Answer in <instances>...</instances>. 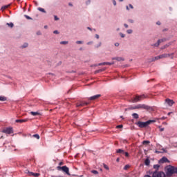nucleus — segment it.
I'll list each match as a JSON object with an SVG mask.
<instances>
[{
    "mask_svg": "<svg viewBox=\"0 0 177 177\" xmlns=\"http://www.w3.org/2000/svg\"><path fill=\"white\" fill-rule=\"evenodd\" d=\"M151 122H156V120H147V122H140L138 121L136 123L139 128H146V127H149Z\"/></svg>",
    "mask_w": 177,
    "mask_h": 177,
    "instance_id": "nucleus-1",
    "label": "nucleus"
},
{
    "mask_svg": "<svg viewBox=\"0 0 177 177\" xmlns=\"http://www.w3.org/2000/svg\"><path fill=\"white\" fill-rule=\"evenodd\" d=\"M57 171H62V172H64L66 174V175H68V176H70V169H68V167L67 166H58L57 167Z\"/></svg>",
    "mask_w": 177,
    "mask_h": 177,
    "instance_id": "nucleus-2",
    "label": "nucleus"
},
{
    "mask_svg": "<svg viewBox=\"0 0 177 177\" xmlns=\"http://www.w3.org/2000/svg\"><path fill=\"white\" fill-rule=\"evenodd\" d=\"M166 174L168 176H171V175H174V174H176V167L174 166H168L167 168Z\"/></svg>",
    "mask_w": 177,
    "mask_h": 177,
    "instance_id": "nucleus-3",
    "label": "nucleus"
},
{
    "mask_svg": "<svg viewBox=\"0 0 177 177\" xmlns=\"http://www.w3.org/2000/svg\"><path fill=\"white\" fill-rule=\"evenodd\" d=\"M147 97V95L145 94L141 95H136L133 100L132 102L133 103H138V102H140V100H142V99H146Z\"/></svg>",
    "mask_w": 177,
    "mask_h": 177,
    "instance_id": "nucleus-4",
    "label": "nucleus"
},
{
    "mask_svg": "<svg viewBox=\"0 0 177 177\" xmlns=\"http://www.w3.org/2000/svg\"><path fill=\"white\" fill-rule=\"evenodd\" d=\"M165 173L161 171H155L152 172V177H166Z\"/></svg>",
    "mask_w": 177,
    "mask_h": 177,
    "instance_id": "nucleus-5",
    "label": "nucleus"
},
{
    "mask_svg": "<svg viewBox=\"0 0 177 177\" xmlns=\"http://www.w3.org/2000/svg\"><path fill=\"white\" fill-rule=\"evenodd\" d=\"M2 132H3V133H6L7 135H10V134L13 133V129L8 127V128L4 129L2 131Z\"/></svg>",
    "mask_w": 177,
    "mask_h": 177,
    "instance_id": "nucleus-6",
    "label": "nucleus"
},
{
    "mask_svg": "<svg viewBox=\"0 0 177 177\" xmlns=\"http://www.w3.org/2000/svg\"><path fill=\"white\" fill-rule=\"evenodd\" d=\"M136 106H137V110H139L140 109L143 110H149V106L146 104H137Z\"/></svg>",
    "mask_w": 177,
    "mask_h": 177,
    "instance_id": "nucleus-7",
    "label": "nucleus"
},
{
    "mask_svg": "<svg viewBox=\"0 0 177 177\" xmlns=\"http://www.w3.org/2000/svg\"><path fill=\"white\" fill-rule=\"evenodd\" d=\"M25 173L27 174V175H28V176H35V177H38L39 176V174L38 173H33V172H31L28 170H26Z\"/></svg>",
    "mask_w": 177,
    "mask_h": 177,
    "instance_id": "nucleus-8",
    "label": "nucleus"
},
{
    "mask_svg": "<svg viewBox=\"0 0 177 177\" xmlns=\"http://www.w3.org/2000/svg\"><path fill=\"white\" fill-rule=\"evenodd\" d=\"M88 104H89V102H80L76 103V107H84V106H88Z\"/></svg>",
    "mask_w": 177,
    "mask_h": 177,
    "instance_id": "nucleus-9",
    "label": "nucleus"
},
{
    "mask_svg": "<svg viewBox=\"0 0 177 177\" xmlns=\"http://www.w3.org/2000/svg\"><path fill=\"white\" fill-rule=\"evenodd\" d=\"M164 162H169V160H168V158H167V157H162V158L159 160V163H160V164H164Z\"/></svg>",
    "mask_w": 177,
    "mask_h": 177,
    "instance_id": "nucleus-10",
    "label": "nucleus"
},
{
    "mask_svg": "<svg viewBox=\"0 0 177 177\" xmlns=\"http://www.w3.org/2000/svg\"><path fill=\"white\" fill-rule=\"evenodd\" d=\"M100 96H102V95H100V94L93 95V96L91 97L88 99V100H96L97 99H99V97H100Z\"/></svg>",
    "mask_w": 177,
    "mask_h": 177,
    "instance_id": "nucleus-11",
    "label": "nucleus"
},
{
    "mask_svg": "<svg viewBox=\"0 0 177 177\" xmlns=\"http://www.w3.org/2000/svg\"><path fill=\"white\" fill-rule=\"evenodd\" d=\"M165 102H166V103H167V104L169 106H172L175 103V102H174V100L169 99V98L166 99Z\"/></svg>",
    "mask_w": 177,
    "mask_h": 177,
    "instance_id": "nucleus-12",
    "label": "nucleus"
},
{
    "mask_svg": "<svg viewBox=\"0 0 177 177\" xmlns=\"http://www.w3.org/2000/svg\"><path fill=\"white\" fill-rule=\"evenodd\" d=\"M106 64L107 66H112V64H114V62H103V63L99 64L98 66H104Z\"/></svg>",
    "mask_w": 177,
    "mask_h": 177,
    "instance_id": "nucleus-13",
    "label": "nucleus"
},
{
    "mask_svg": "<svg viewBox=\"0 0 177 177\" xmlns=\"http://www.w3.org/2000/svg\"><path fill=\"white\" fill-rule=\"evenodd\" d=\"M28 121V119H20V120H16L15 122H19L20 124H23V122H27Z\"/></svg>",
    "mask_w": 177,
    "mask_h": 177,
    "instance_id": "nucleus-14",
    "label": "nucleus"
},
{
    "mask_svg": "<svg viewBox=\"0 0 177 177\" xmlns=\"http://www.w3.org/2000/svg\"><path fill=\"white\" fill-rule=\"evenodd\" d=\"M160 59H166V57H169V54H162L159 55Z\"/></svg>",
    "mask_w": 177,
    "mask_h": 177,
    "instance_id": "nucleus-15",
    "label": "nucleus"
},
{
    "mask_svg": "<svg viewBox=\"0 0 177 177\" xmlns=\"http://www.w3.org/2000/svg\"><path fill=\"white\" fill-rule=\"evenodd\" d=\"M162 41H164V40H162V39L158 40L157 43L152 44V46H156V47L160 46V44H161V42H162Z\"/></svg>",
    "mask_w": 177,
    "mask_h": 177,
    "instance_id": "nucleus-16",
    "label": "nucleus"
},
{
    "mask_svg": "<svg viewBox=\"0 0 177 177\" xmlns=\"http://www.w3.org/2000/svg\"><path fill=\"white\" fill-rule=\"evenodd\" d=\"M145 164L147 165V167H149V165H150V159L149 158L145 159Z\"/></svg>",
    "mask_w": 177,
    "mask_h": 177,
    "instance_id": "nucleus-17",
    "label": "nucleus"
},
{
    "mask_svg": "<svg viewBox=\"0 0 177 177\" xmlns=\"http://www.w3.org/2000/svg\"><path fill=\"white\" fill-rule=\"evenodd\" d=\"M9 6H10V4H8V5H7V6H3L1 7V10L3 11V10L8 9V8H9Z\"/></svg>",
    "mask_w": 177,
    "mask_h": 177,
    "instance_id": "nucleus-18",
    "label": "nucleus"
},
{
    "mask_svg": "<svg viewBox=\"0 0 177 177\" xmlns=\"http://www.w3.org/2000/svg\"><path fill=\"white\" fill-rule=\"evenodd\" d=\"M160 55H158L155 57H153L152 59H151V62H156V60H160Z\"/></svg>",
    "mask_w": 177,
    "mask_h": 177,
    "instance_id": "nucleus-19",
    "label": "nucleus"
},
{
    "mask_svg": "<svg viewBox=\"0 0 177 177\" xmlns=\"http://www.w3.org/2000/svg\"><path fill=\"white\" fill-rule=\"evenodd\" d=\"M132 117L133 118H135V120H138V118H139V115L138 113H133Z\"/></svg>",
    "mask_w": 177,
    "mask_h": 177,
    "instance_id": "nucleus-20",
    "label": "nucleus"
},
{
    "mask_svg": "<svg viewBox=\"0 0 177 177\" xmlns=\"http://www.w3.org/2000/svg\"><path fill=\"white\" fill-rule=\"evenodd\" d=\"M116 153H118L119 154H124V153H125V151L122 149H117Z\"/></svg>",
    "mask_w": 177,
    "mask_h": 177,
    "instance_id": "nucleus-21",
    "label": "nucleus"
},
{
    "mask_svg": "<svg viewBox=\"0 0 177 177\" xmlns=\"http://www.w3.org/2000/svg\"><path fill=\"white\" fill-rule=\"evenodd\" d=\"M113 59L118 60V62H124V58L122 57H116V58H113Z\"/></svg>",
    "mask_w": 177,
    "mask_h": 177,
    "instance_id": "nucleus-22",
    "label": "nucleus"
},
{
    "mask_svg": "<svg viewBox=\"0 0 177 177\" xmlns=\"http://www.w3.org/2000/svg\"><path fill=\"white\" fill-rule=\"evenodd\" d=\"M6 97L0 96V102H6Z\"/></svg>",
    "mask_w": 177,
    "mask_h": 177,
    "instance_id": "nucleus-23",
    "label": "nucleus"
},
{
    "mask_svg": "<svg viewBox=\"0 0 177 177\" xmlns=\"http://www.w3.org/2000/svg\"><path fill=\"white\" fill-rule=\"evenodd\" d=\"M153 169H156L155 171H158L160 169V165H154Z\"/></svg>",
    "mask_w": 177,
    "mask_h": 177,
    "instance_id": "nucleus-24",
    "label": "nucleus"
},
{
    "mask_svg": "<svg viewBox=\"0 0 177 177\" xmlns=\"http://www.w3.org/2000/svg\"><path fill=\"white\" fill-rule=\"evenodd\" d=\"M129 168H131V166H130L129 165H126L124 167L123 169H124V171H127V170L129 169Z\"/></svg>",
    "mask_w": 177,
    "mask_h": 177,
    "instance_id": "nucleus-25",
    "label": "nucleus"
},
{
    "mask_svg": "<svg viewBox=\"0 0 177 177\" xmlns=\"http://www.w3.org/2000/svg\"><path fill=\"white\" fill-rule=\"evenodd\" d=\"M30 114H31L32 115H34V116H35V115H39V113H38V112H33V111H32V112H30Z\"/></svg>",
    "mask_w": 177,
    "mask_h": 177,
    "instance_id": "nucleus-26",
    "label": "nucleus"
},
{
    "mask_svg": "<svg viewBox=\"0 0 177 177\" xmlns=\"http://www.w3.org/2000/svg\"><path fill=\"white\" fill-rule=\"evenodd\" d=\"M38 10H39V12H42L43 13H46V11H45V9L42 8H38Z\"/></svg>",
    "mask_w": 177,
    "mask_h": 177,
    "instance_id": "nucleus-27",
    "label": "nucleus"
},
{
    "mask_svg": "<svg viewBox=\"0 0 177 177\" xmlns=\"http://www.w3.org/2000/svg\"><path fill=\"white\" fill-rule=\"evenodd\" d=\"M67 44H68V41H63L60 42L61 45H67Z\"/></svg>",
    "mask_w": 177,
    "mask_h": 177,
    "instance_id": "nucleus-28",
    "label": "nucleus"
},
{
    "mask_svg": "<svg viewBox=\"0 0 177 177\" xmlns=\"http://www.w3.org/2000/svg\"><path fill=\"white\" fill-rule=\"evenodd\" d=\"M149 144H150V141L149 140H144L142 142V145H149Z\"/></svg>",
    "mask_w": 177,
    "mask_h": 177,
    "instance_id": "nucleus-29",
    "label": "nucleus"
},
{
    "mask_svg": "<svg viewBox=\"0 0 177 177\" xmlns=\"http://www.w3.org/2000/svg\"><path fill=\"white\" fill-rule=\"evenodd\" d=\"M91 174H94V175H97V174H99V172L97 170H92Z\"/></svg>",
    "mask_w": 177,
    "mask_h": 177,
    "instance_id": "nucleus-30",
    "label": "nucleus"
},
{
    "mask_svg": "<svg viewBox=\"0 0 177 177\" xmlns=\"http://www.w3.org/2000/svg\"><path fill=\"white\" fill-rule=\"evenodd\" d=\"M33 138H35L36 139H39V135L38 134H35L32 136Z\"/></svg>",
    "mask_w": 177,
    "mask_h": 177,
    "instance_id": "nucleus-31",
    "label": "nucleus"
},
{
    "mask_svg": "<svg viewBox=\"0 0 177 177\" xmlns=\"http://www.w3.org/2000/svg\"><path fill=\"white\" fill-rule=\"evenodd\" d=\"M131 110H138V107H137V106L136 105V106H131Z\"/></svg>",
    "mask_w": 177,
    "mask_h": 177,
    "instance_id": "nucleus-32",
    "label": "nucleus"
},
{
    "mask_svg": "<svg viewBox=\"0 0 177 177\" xmlns=\"http://www.w3.org/2000/svg\"><path fill=\"white\" fill-rule=\"evenodd\" d=\"M7 25L9 26V27H10L11 28H12V27L14 26L13 23H10V24L8 23Z\"/></svg>",
    "mask_w": 177,
    "mask_h": 177,
    "instance_id": "nucleus-33",
    "label": "nucleus"
},
{
    "mask_svg": "<svg viewBox=\"0 0 177 177\" xmlns=\"http://www.w3.org/2000/svg\"><path fill=\"white\" fill-rule=\"evenodd\" d=\"M28 46V44L25 43L23 46H21V48H27Z\"/></svg>",
    "mask_w": 177,
    "mask_h": 177,
    "instance_id": "nucleus-34",
    "label": "nucleus"
},
{
    "mask_svg": "<svg viewBox=\"0 0 177 177\" xmlns=\"http://www.w3.org/2000/svg\"><path fill=\"white\" fill-rule=\"evenodd\" d=\"M102 71H104V69H100L95 71L96 73H102Z\"/></svg>",
    "mask_w": 177,
    "mask_h": 177,
    "instance_id": "nucleus-35",
    "label": "nucleus"
},
{
    "mask_svg": "<svg viewBox=\"0 0 177 177\" xmlns=\"http://www.w3.org/2000/svg\"><path fill=\"white\" fill-rule=\"evenodd\" d=\"M104 168H105V169H107L109 171V166H107V165L104 164Z\"/></svg>",
    "mask_w": 177,
    "mask_h": 177,
    "instance_id": "nucleus-36",
    "label": "nucleus"
},
{
    "mask_svg": "<svg viewBox=\"0 0 177 177\" xmlns=\"http://www.w3.org/2000/svg\"><path fill=\"white\" fill-rule=\"evenodd\" d=\"M26 19H28V20H31L32 18L28 15H25Z\"/></svg>",
    "mask_w": 177,
    "mask_h": 177,
    "instance_id": "nucleus-37",
    "label": "nucleus"
},
{
    "mask_svg": "<svg viewBox=\"0 0 177 177\" xmlns=\"http://www.w3.org/2000/svg\"><path fill=\"white\" fill-rule=\"evenodd\" d=\"M124 155L125 156V157H129V153L128 152L124 151Z\"/></svg>",
    "mask_w": 177,
    "mask_h": 177,
    "instance_id": "nucleus-38",
    "label": "nucleus"
},
{
    "mask_svg": "<svg viewBox=\"0 0 177 177\" xmlns=\"http://www.w3.org/2000/svg\"><path fill=\"white\" fill-rule=\"evenodd\" d=\"M168 45H165L164 46L161 47V49L163 50V49H165L166 48H168Z\"/></svg>",
    "mask_w": 177,
    "mask_h": 177,
    "instance_id": "nucleus-39",
    "label": "nucleus"
},
{
    "mask_svg": "<svg viewBox=\"0 0 177 177\" xmlns=\"http://www.w3.org/2000/svg\"><path fill=\"white\" fill-rule=\"evenodd\" d=\"M122 124H120V125H118L117 127H116V128L118 129H120V128H122Z\"/></svg>",
    "mask_w": 177,
    "mask_h": 177,
    "instance_id": "nucleus-40",
    "label": "nucleus"
},
{
    "mask_svg": "<svg viewBox=\"0 0 177 177\" xmlns=\"http://www.w3.org/2000/svg\"><path fill=\"white\" fill-rule=\"evenodd\" d=\"M127 34H132V30H127Z\"/></svg>",
    "mask_w": 177,
    "mask_h": 177,
    "instance_id": "nucleus-41",
    "label": "nucleus"
},
{
    "mask_svg": "<svg viewBox=\"0 0 177 177\" xmlns=\"http://www.w3.org/2000/svg\"><path fill=\"white\" fill-rule=\"evenodd\" d=\"M59 167H62V165H64V162H60L59 163Z\"/></svg>",
    "mask_w": 177,
    "mask_h": 177,
    "instance_id": "nucleus-42",
    "label": "nucleus"
},
{
    "mask_svg": "<svg viewBox=\"0 0 177 177\" xmlns=\"http://www.w3.org/2000/svg\"><path fill=\"white\" fill-rule=\"evenodd\" d=\"M76 44H82V41H77Z\"/></svg>",
    "mask_w": 177,
    "mask_h": 177,
    "instance_id": "nucleus-43",
    "label": "nucleus"
},
{
    "mask_svg": "<svg viewBox=\"0 0 177 177\" xmlns=\"http://www.w3.org/2000/svg\"><path fill=\"white\" fill-rule=\"evenodd\" d=\"M113 3L114 6H115V5H117V2L115 1V0H113Z\"/></svg>",
    "mask_w": 177,
    "mask_h": 177,
    "instance_id": "nucleus-44",
    "label": "nucleus"
},
{
    "mask_svg": "<svg viewBox=\"0 0 177 177\" xmlns=\"http://www.w3.org/2000/svg\"><path fill=\"white\" fill-rule=\"evenodd\" d=\"M54 19L55 20H59V17H57V16L56 15L54 16Z\"/></svg>",
    "mask_w": 177,
    "mask_h": 177,
    "instance_id": "nucleus-45",
    "label": "nucleus"
},
{
    "mask_svg": "<svg viewBox=\"0 0 177 177\" xmlns=\"http://www.w3.org/2000/svg\"><path fill=\"white\" fill-rule=\"evenodd\" d=\"M120 37H121L122 38H124V37H125V35H124V34H122V33H120Z\"/></svg>",
    "mask_w": 177,
    "mask_h": 177,
    "instance_id": "nucleus-46",
    "label": "nucleus"
},
{
    "mask_svg": "<svg viewBox=\"0 0 177 177\" xmlns=\"http://www.w3.org/2000/svg\"><path fill=\"white\" fill-rule=\"evenodd\" d=\"M129 8H131V9H133V6H132L131 4H129Z\"/></svg>",
    "mask_w": 177,
    "mask_h": 177,
    "instance_id": "nucleus-47",
    "label": "nucleus"
},
{
    "mask_svg": "<svg viewBox=\"0 0 177 177\" xmlns=\"http://www.w3.org/2000/svg\"><path fill=\"white\" fill-rule=\"evenodd\" d=\"M53 33H54V34H59V31L55 30V31L53 32Z\"/></svg>",
    "mask_w": 177,
    "mask_h": 177,
    "instance_id": "nucleus-48",
    "label": "nucleus"
},
{
    "mask_svg": "<svg viewBox=\"0 0 177 177\" xmlns=\"http://www.w3.org/2000/svg\"><path fill=\"white\" fill-rule=\"evenodd\" d=\"M156 24H157L158 26H160V25H161V22L158 21V22L156 23Z\"/></svg>",
    "mask_w": 177,
    "mask_h": 177,
    "instance_id": "nucleus-49",
    "label": "nucleus"
},
{
    "mask_svg": "<svg viewBox=\"0 0 177 177\" xmlns=\"http://www.w3.org/2000/svg\"><path fill=\"white\" fill-rule=\"evenodd\" d=\"M124 27H125L126 28H128V24H124Z\"/></svg>",
    "mask_w": 177,
    "mask_h": 177,
    "instance_id": "nucleus-50",
    "label": "nucleus"
},
{
    "mask_svg": "<svg viewBox=\"0 0 177 177\" xmlns=\"http://www.w3.org/2000/svg\"><path fill=\"white\" fill-rule=\"evenodd\" d=\"M115 46H120V43H115Z\"/></svg>",
    "mask_w": 177,
    "mask_h": 177,
    "instance_id": "nucleus-51",
    "label": "nucleus"
},
{
    "mask_svg": "<svg viewBox=\"0 0 177 177\" xmlns=\"http://www.w3.org/2000/svg\"><path fill=\"white\" fill-rule=\"evenodd\" d=\"M95 38H97V39H99V35H95Z\"/></svg>",
    "mask_w": 177,
    "mask_h": 177,
    "instance_id": "nucleus-52",
    "label": "nucleus"
},
{
    "mask_svg": "<svg viewBox=\"0 0 177 177\" xmlns=\"http://www.w3.org/2000/svg\"><path fill=\"white\" fill-rule=\"evenodd\" d=\"M163 131H164V128H160V132H162Z\"/></svg>",
    "mask_w": 177,
    "mask_h": 177,
    "instance_id": "nucleus-53",
    "label": "nucleus"
},
{
    "mask_svg": "<svg viewBox=\"0 0 177 177\" xmlns=\"http://www.w3.org/2000/svg\"><path fill=\"white\" fill-rule=\"evenodd\" d=\"M87 28L88 30H90V31H92V28H91L90 27H88Z\"/></svg>",
    "mask_w": 177,
    "mask_h": 177,
    "instance_id": "nucleus-54",
    "label": "nucleus"
},
{
    "mask_svg": "<svg viewBox=\"0 0 177 177\" xmlns=\"http://www.w3.org/2000/svg\"><path fill=\"white\" fill-rule=\"evenodd\" d=\"M37 35H41V32H37Z\"/></svg>",
    "mask_w": 177,
    "mask_h": 177,
    "instance_id": "nucleus-55",
    "label": "nucleus"
},
{
    "mask_svg": "<svg viewBox=\"0 0 177 177\" xmlns=\"http://www.w3.org/2000/svg\"><path fill=\"white\" fill-rule=\"evenodd\" d=\"M144 177H151V176H150L149 175H145L144 176Z\"/></svg>",
    "mask_w": 177,
    "mask_h": 177,
    "instance_id": "nucleus-56",
    "label": "nucleus"
},
{
    "mask_svg": "<svg viewBox=\"0 0 177 177\" xmlns=\"http://www.w3.org/2000/svg\"><path fill=\"white\" fill-rule=\"evenodd\" d=\"M127 10H129V8L128 7V6H127Z\"/></svg>",
    "mask_w": 177,
    "mask_h": 177,
    "instance_id": "nucleus-57",
    "label": "nucleus"
},
{
    "mask_svg": "<svg viewBox=\"0 0 177 177\" xmlns=\"http://www.w3.org/2000/svg\"><path fill=\"white\" fill-rule=\"evenodd\" d=\"M155 153H157L158 154L160 153V151H156Z\"/></svg>",
    "mask_w": 177,
    "mask_h": 177,
    "instance_id": "nucleus-58",
    "label": "nucleus"
},
{
    "mask_svg": "<svg viewBox=\"0 0 177 177\" xmlns=\"http://www.w3.org/2000/svg\"><path fill=\"white\" fill-rule=\"evenodd\" d=\"M44 28H48V26H44Z\"/></svg>",
    "mask_w": 177,
    "mask_h": 177,
    "instance_id": "nucleus-59",
    "label": "nucleus"
},
{
    "mask_svg": "<svg viewBox=\"0 0 177 177\" xmlns=\"http://www.w3.org/2000/svg\"><path fill=\"white\" fill-rule=\"evenodd\" d=\"M69 6H73V4H71V3H69Z\"/></svg>",
    "mask_w": 177,
    "mask_h": 177,
    "instance_id": "nucleus-60",
    "label": "nucleus"
},
{
    "mask_svg": "<svg viewBox=\"0 0 177 177\" xmlns=\"http://www.w3.org/2000/svg\"><path fill=\"white\" fill-rule=\"evenodd\" d=\"M176 174H177V167H176Z\"/></svg>",
    "mask_w": 177,
    "mask_h": 177,
    "instance_id": "nucleus-61",
    "label": "nucleus"
},
{
    "mask_svg": "<svg viewBox=\"0 0 177 177\" xmlns=\"http://www.w3.org/2000/svg\"><path fill=\"white\" fill-rule=\"evenodd\" d=\"M120 1V2H122V1H124V0H119Z\"/></svg>",
    "mask_w": 177,
    "mask_h": 177,
    "instance_id": "nucleus-62",
    "label": "nucleus"
},
{
    "mask_svg": "<svg viewBox=\"0 0 177 177\" xmlns=\"http://www.w3.org/2000/svg\"><path fill=\"white\" fill-rule=\"evenodd\" d=\"M117 161H118V162H119V161H120V160L118 158V159H117Z\"/></svg>",
    "mask_w": 177,
    "mask_h": 177,
    "instance_id": "nucleus-63",
    "label": "nucleus"
},
{
    "mask_svg": "<svg viewBox=\"0 0 177 177\" xmlns=\"http://www.w3.org/2000/svg\"><path fill=\"white\" fill-rule=\"evenodd\" d=\"M100 45H102V43H100Z\"/></svg>",
    "mask_w": 177,
    "mask_h": 177,
    "instance_id": "nucleus-64",
    "label": "nucleus"
}]
</instances>
